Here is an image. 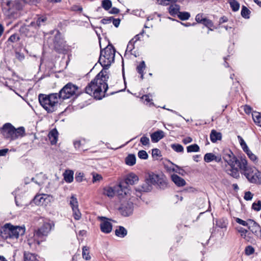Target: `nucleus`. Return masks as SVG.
<instances>
[{
    "instance_id": "1",
    "label": "nucleus",
    "mask_w": 261,
    "mask_h": 261,
    "mask_svg": "<svg viewBox=\"0 0 261 261\" xmlns=\"http://www.w3.org/2000/svg\"><path fill=\"white\" fill-rule=\"evenodd\" d=\"M109 75L106 70H101L85 88V92L96 99H101L108 88Z\"/></svg>"
},
{
    "instance_id": "2",
    "label": "nucleus",
    "mask_w": 261,
    "mask_h": 261,
    "mask_svg": "<svg viewBox=\"0 0 261 261\" xmlns=\"http://www.w3.org/2000/svg\"><path fill=\"white\" fill-rule=\"evenodd\" d=\"M239 169L242 174H243L250 182L261 184V172L255 168L250 166L245 158L240 159Z\"/></svg>"
},
{
    "instance_id": "3",
    "label": "nucleus",
    "mask_w": 261,
    "mask_h": 261,
    "mask_svg": "<svg viewBox=\"0 0 261 261\" xmlns=\"http://www.w3.org/2000/svg\"><path fill=\"white\" fill-rule=\"evenodd\" d=\"M38 99L41 106L48 113H52L57 110L59 101L60 99L57 93L48 95L40 94L38 96Z\"/></svg>"
},
{
    "instance_id": "4",
    "label": "nucleus",
    "mask_w": 261,
    "mask_h": 261,
    "mask_svg": "<svg viewBox=\"0 0 261 261\" xmlns=\"http://www.w3.org/2000/svg\"><path fill=\"white\" fill-rule=\"evenodd\" d=\"M54 223L52 221L45 222L43 225L34 233V243H33V240L32 239H29L28 240L29 245L31 247H36V244L39 245L41 242L45 240V237L54 227Z\"/></svg>"
},
{
    "instance_id": "5",
    "label": "nucleus",
    "mask_w": 261,
    "mask_h": 261,
    "mask_svg": "<svg viewBox=\"0 0 261 261\" xmlns=\"http://www.w3.org/2000/svg\"><path fill=\"white\" fill-rule=\"evenodd\" d=\"M223 158L225 162L227 163L225 169L227 174L234 178L239 177L240 176L239 170L236 166L238 165L239 167L240 160H238L230 150L226 151L224 153Z\"/></svg>"
},
{
    "instance_id": "6",
    "label": "nucleus",
    "mask_w": 261,
    "mask_h": 261,
    "mask_svg": "<svg viewBox=\"0 0 261 261\" xmlns=\"http://www.w3.org/2000/svg\"><path fill=\"white\" fill-rule=\"evenodd\" d=\"M2 129V133L4 137L11 140L22 137L25 134V129L23 127H19L16 129L9 123L5 124Z\"/></svg>"
},
{
    "instance_id": "7",
    "label": "nucleus",
    "mask_w": 261,
    "mask_h": 261,
    "mask_svg": "<svg viewBox=\"0 0 261 261\" xmlns=\"http://www.w3.org/2000/svg\"><path fill=\"white\" fill-rule=\"evenodd\" d=\"M115 49L112 45H108L101 50L98 62L105 68H108L115 60Z\"/></svg>"
},
{
    "instance_id": "8",
    "label": "nucleus",
    "mask_w": 261,
    "mask_h": 261,
    "mask_svg": "<svg viewBox=\"0 0 261 261\" xmlns=\"http://www.w3.org/2000/svg\"><path fill=\"white\" fill-rule=\"evenodd\" d=\"M138 180L139 178L135 174L130 173L127 175L125 177L124 181L120 182L116 188L118 195L123 197V195L127 196V195H130L129 190L125 185H133L137 183Z\"/></svg>"
},
{
    "instance_id": "9",
    "label": "nucleus",
    "mask_w": 261,
    "mask_h": 261,
    "mask_svg": "<svg viewBox=\"0 0 261 261\" xmlns=\"http://www.w3.org/2000/svg\"><path fill=\"white\" fill-rule=\"evenodd\" d=\"M32 0H2V7L3 10L10 11L12 10L11 13L14 12V10H20L22 9L23 4L25 3H29Z\"/></svg>"
},
{
    "instance_id": "10",
    "label": "nucleus",
    "mask_w": 261,
    "mask_h": 261,
    "mask_svg": "<svg viewBox=\"0 0 261 261\" xmlns=\"http://www.w3.org/2000/svg\"><path fill=\"white\" fill-rule=\"evenodd\" d=\"M58 94L60 99L64 100L68 99L74 95H77L80 94V92L77 86L71 83H69L65 85Z\"/></svg>"
},
{
    "instance_id": "11",
    "label": "nucleus",
    "mask_w": 261,
    "mask_h": 261,
    "mask_svg": "<svg viewBox=\"0 0 261 261\" xmlns=\"http://www.w3.org/2000/svg\"><path fill=\"white\" fill-rule=\"evenodd\" d=\"M122 198H123L121 201V206L119 208V210L121 214L124 216H128L131 215L133 211V200L128 201L129 195L127 196L123 195Z\"/></svg>"
},
{
    "instance_id": "12",
    "label": "nucleus",
    "mask_w": 261,
    "mask_h": 261,
    "mask_svg": "<svg viewBox=\"0 0 261 261\" xmlns=\"http://www.w3.org/2000/svg\"><path fill=\"white\" fill-rule=\"evenodd\" d=\"M54 44L55 49L59 53L66 54L69 50V46L61 38V35L59 32L55 36Z\"/></svg>"
},
{
    "instance_id": "13",
    "label": "nucleus",
    "mask_w": 261,
    "mask_h": 261,
    "mask_svg": "<svg viewBox=\"0 0 261 261\" xmlns=\"http://www.w3.org/2000/svg\"><path fill=\"white\" fill-rule=\"evenodd\" d=\"M98 219L101 221L100 228L101 231L105 233H109L112 230V224L111 220L104 217H99Z\"/></svg>"
},
{
    "instance_id": "14",
    "label": "nucleus",
    "mask_w": 261,
    "mask_h": 261,
    "mask_svg": "<svg viewBox=\"0 0 261 261\" xmlns=\"http://www.w3.org/2000/svg\"><path fill=\"white\" fill-rule=\"evenodd\" d=\"M12 225L10 223H6L1 229V236L5 240L10 239L12 236Z\"/></svg>"
},
{
    "instance_id": "15",
    "label": "nucleus",
    "mask_w": 261,
    "mask_h": 261,
    "mask_svg": "<svg viewBox=\"0 0 261 261\" xmlns=\"http://www.w3.org/2000/svg\"><path fill=\"white\" fill-rule=\"evenodd\" d=\"M52 196L48 194H40L36 195L34 199V202L37 204L46 205L48 202H50Z\"/></svg>"
},
{
    "instance_id": "16",
    "label": "nucleus",
    "mask_w": 261,
    "mask_h": 261,
    "mask_svg": "<svg viewBox=\"0 0 261 261\" xmlns=\"http://www.w3.org/2000/svg\"><path fill=\"white\" fill-rule=\"evenodd\" d=\"M24 227L14 226L12 225V236L10 237L11 239H17L19 236L23 235L25 233Z\"/></svg>"
},
{
    "instance_id": "17",
    "label": "nucleus",
    "mask_w": 261,
    "mask_h": 261,
    "mask_svg": "<svg viewBox=\"0 0 261 261\" xmlns=\"http://www.w3.org/2000/svg\"><path fill=\"white\" fill-rule=\"evenodd\" d=\"M176 2H171L168 8L169 13L173 17H175L177 15L180 11L179 5L176 4Z\"/></svg>"
},
{
    "instance_id": "18",
    "label": "nucleus",
    "mask_w": 261,
    "mask_h": 261,
    "mask_svg": "<svg viewBox=\"0 0 261 261\" xmlns=\"http://www.w3.org/2000/svg\"><path fill=\"white\" fill-rule=\"evenodd\" d=\"M204 161L206 163H210L215 161L217 163H220L222 161L221 155H216L213 153H207L204 156Z\"/></svg>"
},
{
    "instance_id": "19",
    "label": "nucleus",
    "mask_w": 261,
    "mask_h": 261,
    "mask_svg": "<svg viewBox=\"0 0 261 261\" xmlns=\"http://www.w3.org/2000/svg\"><path fill=\"white\" fill-rule=\"evenodd\" d=\"M159 176L153 172L149 173L145 177V180L152 187L159 181Z\"/></svg>"
},
{
    "instance_id": "20",
    "label": "nucleus",
    "mask_w": 261,
    "mask_h": 261,
    "mask_svg": "<svg viewBox=\"0 0 261 261\" xmlns=\"http://www.w3.org/2000/svg\"><path fill=\"white\" fill-rule=\"evenodd\" d=\"M152 189V186L146 180L144 182L137 188L136 189V192L140 194L141 192H148L150 191Z\"/></svg>"
},
{
    "instance_id": "21",
    "label": "nucleus",
    "mask_w": 261,
    "mask_h": 261,
    "mask_svg": "<svg viewBox=\"0 0 261 261\" xmlns=\"http://www.w3.org/2000/svg\"><path fill=\"white\" fill-rule=\"evenodd\" d=\"M171 178L172 181L178 187H183L186 184L185 180L176 174L171 175Z\"/></svg>"
},
{
    "instance_id": "22",
    "label": "nucleus",
    "mask_w": 261,
    "mask_h": 261,
    "mask_svg": "<svg viewBox=\"0 0 261 261\" xmlns=\"http://www.w3.org/2000/svg\"><path fill=\"white\" fill-rule=\"evenodd\" d=\"M164 137V133L162 130H158L150 135L151 141L153 142H158Z\"/></svg>"
},
{
    "instance_id": "23",
    "label": "nucleus",
    "mask_w": 261,
    "mask_h": 261,
    "mask_svg": "<svg viewBox=\"0 0 261 261\" xmlns=\"http://www.w3.org/2000/svg\"><path fill=\"white\" fill-rule=\"evenodd\" d=\"M211 141L213 143H216L218 140H221L222 139V134L221 133L217 132L215 129L211 130L210 135Z\"/></svg>"
},
{
    "instance_id": "24",
    "label": "nucleus",
    "mask_w": 261,
    "mask_h": 261,
    "mask_svg": "<svg viewBox=\"0 0 261 261\" xmlns=\"http://www.w3.org/2000/svg\"><path fill=\"white\" fill-rule=\"evenodd\" d=\"M115 235L119 238H123L127 234V230L123 226H118L115 231Z\"/></svg>"
},
{
    "instance_id": "25",
    "label": "nucleus",
    "mask_w": 261,
    "mask_h": 261,
    "mask_svg": "<svg viewBox=\"0 0 261 261\" xmlns=\"http://www.w3.org/2000/svg\"><path fill=\"white\" fill-rule=\"evenodd\" d=\"M58 133L56 129H53L48 134V138L51 144H55L58 141Z\"/></svg>"
},
{
    "instance_id": "26",
    "label": "nucleus",
    "mask_w": 261,
    "mask_h": 261,
    "mask_svg": "<svg viewBox=\"0 0 261 261\" xmlns=\"http://www.w3.org/2000/svg\"><path fill=\"white\" fill-rule=\"evenodd\" d=\"M74 172L72 170H67L63 174L64 179L68 183L71 182L73 180Z\"/></svg>"
},
{
    "instance_id": "27",
    "label": "nucleus",
    "mask_w": 261,
    "mask_h": 261,
    "mask_svg": "<svg viewBox=\"0 0 261 261\" xmlns=\"http://www.w3.org/2000/svg\"><path fill=\"white\" fill-rule=\"evenodd\" d=\"M46 21V17L45 16L38 17L36 22L33 21L30 23V25L34 27H40L44 25Z\"/></svg>"
},
{
    "instance_id": "28",
    "label": "nucleus",
    "mask_w": 261,
    "mask_h": 261,
    "mask_svg": "<svg viewBox=\"0 0 261 261\" xmlns=\"http://www.w3.org/2000/svg\"><path fill=\"white\" fill-rule=\"evenodd\" d=\"M116 187H115V189H113L112 187H107L103 189V195L107 196L110 198L113 197L115 193V191L117 192L116 190Z\"/></svg>"
},
{
    "instance_id": "29",
    "label": "nucleus",
    "mask_w": 261,
    "mask_h": 261,
    "mask_svg": "<svg viewBox=\"0 0 261 261\" xmlns=\"http://www.w3.org/2000/svg\"><path fill=\"white\" fill-rule=\"evenodd\" d=\"M136 156L133 154L127 155L125 160L126 164L130 166L134 165L136 164Z\"/></svg>"
},
{
    "instance_id": "30",
    "label": "nucleus",
    "mask_w": 261,
    "mask_h": 261,
    "mask_svg": "<svg viewBox=\"0 0 261 261\" xmlns=\"http://www.w3.org/2000/svg\"><path fill=\"white\" fill-rule=\"evenodd\" d=\"M24 261H38L37 256L33 253L30 252H24Z\"/></svg>"
},
{
    "instance_id": "31",
    "label": "nucleus",
    "mask_w": 261,
    "mask_h": 261,
    "mask_svg": "<svg viewBox=\"0 0 261 261\" xmlns=\"http://www.w3.org/2000/svg\"><path fill=\"white\" fill-rule=\"evenodd\" d=\"M82 256L84 259L89 260L91 259L90 255L89 248L87 246H84L82 248Z\"/></svg>"
},
{
    "instance_id": "32",
    "label": "nucleus",
    "mask_w": 261,
    "mask_h": 261,
    "mask_svg": "<svg viewBox=\"0 0 261 261\" xmlns=\"http://www.w3.org/2000/svg\"><path fill=\"white\" fill-rule=\"evenodd\" d=\"M46 179V177L45 176V175L42 174V173H40L39 174H37L35 178H32V180L33 181H34V182H35L37 184L39 185H41V184H42L43 183V180H41V179Z\"/></svg>"
},
{
    "instance_id": "33",
    "label": "nucleus",
    "mask_w": 261,
    "mask_h": 261,
    "mask_svg": "<svg viewBox=\"0 0 261 261\" xmlns=\"http://www.w3.org/2000/svg\"><path fill=\"white\" fill-rule=\"evenodd\" d=\"M146 65L145 64L144 61H142L139 65L137 67V70L138 72L141 74V79L142 80L143 79L144 77V74H143V71L145 69Z\"/></svg>"
},
{
    "instance_id": "34",
    "label": "nucleus",
    "mask_w": 261,
    "mask_h": 261,
    "mask_svg": "<svg viewBox=\"0 0 261 261\" xmlns=\"http://www.w3.org/2000/svg\"><path fill=\"white\" fill-rule=\"evenodd\" d=\"M238 231L243 239L248 242L251 241V238L249 236L248 234H247L248 231L246 229L241 227L238 230Z\"/></svg>"
},
{
    "instance_id": "35",
    "label": "nucleus",
    "mask_w": 261,
    "mask_h": 261,
    "mask_svg": "<svg viewBox=\"0 0 261 261\" xmlns=\"http://www.w3.org/2000/svg\"><path fill=\"white\" fill-rule=\"evenodd\" d=\"M252 118L254 122L257 125L261 126V114L258 112H254L252 114Z\"/></svg>"
},
{
    "instance_id": "36",
    "label": "nucleus",
    "mask_w": 261,
    "mask_h": 261,
    "mask_svg": "<svg viewBox=\"0 0 261 261\" xmlns=\"http://www.w3.org/2000/svg\"><path fill=\"white\" fill-rule=\"evenodd\" d=\"M69 203L70 206L72 208V210L78 208L79 207V204L77 198L73 195L70 197Z\"/></svg>"
},
{
    "instance_id": "37",
    "label": "nucleus",
    "mask_w": 261,
    "mask_h": 261,
    "mask_svg": "<svg viewBox=\"0 0 261 261\" xmlns=\"http://www.w3.org/2000/svg\"><path fill=\"white\" fill-rule=\"evenodd\" d=\"M168 170L169 171L175 172L181 175H183V172H184V170L182 169L174 164H172V166L169 168Z\"/></svg>"
},
{
    "instance_id": "38",
    "label": "nucleus",
    "mask_w": 261,
    "mask_h": 261,
    "mask_svg": "<svg viewBox=\"0 0 261 261\" xmlns=\"http://www.w3.org/2000/svg\"><path fill=\"white\" fill-rule=\"evenodd\" d=\"M230 7L233 11H237L240 8V4L236 0H229Z\"/></svg>"
},
{
    "instance_id": "39",
    "label": "nucleus",
    "mask_w": 261,
    "mask_h": 261,
    "mask_svg": "<svg viewBox=\"0 0 261 261\" xmlns=\"http://www.w3.org/2000/svg\"><path fill=\"white\" fill-rule=\"evenodd\" d=\"M177 16L181 20H186L190 18V14L188 12L179 11Z\"/></svg>"
},
{
    "instance_id": "40",
    "label": "nucleus",
    "mask_w": 261,
    "mask_h": 261,
    "mask_svg": "<svg viewBox=\"0 0 261 261\" xmlns=\"http://www.w3.org/2000/svg\"><path fill=\"white\" fill-rule=\"evenodd\" d=\"M202 24L204 25L206 28L208 29V31L207 32V33H209L210 31H212L213 29H211L212 27L214 26L213 22L212 20H211L209 19H207V18H205L203 21L202 22Z\"/></svg>"
},
{
    "instance_id": "41",
    "label": "nucleus",
    "mask_w": 261,
    "mask_h": 261,
    "mask_svg": "<svg viewBox=\"0 0 261 261\" xmlns=\"http://www.w3.org/2000/svg\"><path fill=\"white\" fill-rule=\"evenodd\" d=\"M250 160L253 162L255 164H257L258 163V159L257 156L253 153L251 150L246 153Z\"/></svg>"
},
{
    "instance_id": "42",
    "label": "nucleus",
    "mask_w": 261,
    "mask_h": 261,
    "mask_svg": "<svg viewBox=\"0 0 261 261\" xmlns=\"http://www.w3.org/2000/svg\"><path fill=\"white\" fill-rule=\"evenodd\" d=\"M200 150L199 146L196 144H194L188 146L187 147L188 152H198Z\"/></svg>"
},
{
    "instance_id": "43",
    "label": "nucleus",
    "mask_w": 261,
    "mask_h": 261,
    "mask_svg": "<svg viewBox=\"0 0 261 261\" xmlns=\"http://www.w3.org/2000/svg\"><path fill=\"white\" fill-rule=\"evenodd\" d=\"M112 5V2L110 0H103L101 2V6L106 10H109Z\"/></svg>"
},
{
    "instance_id": "44",
    "label": "nucleus",
    "mask_w": 261,
    "mask_h": 261,
    "mask_svg": "<svg viewBox=\"0 0 261 261\" xmlns=\"http://www.w3.org/2000/svg\"><path fill=\"white\" fill-rule=\"evenodd\" d=\"M172 149L177 152H182L184 151L183 146L179 144H173L171 145Z\"/></svg>"
},
{
    "instance_id": "45",
    "label": "nucleus",
    "mask_w": 261,
    "mask_h": 261,
    "mask_svg": "<svg viewBox=\"0 0 261 261\" xmlns=\"http://www.w3.org/2000/svg\"><path fill=\"white\" fill-rule=\"evenodd\" d=\"M85 139L76 140L73 142V145L75 149H79L85 143Z\"/></svg>"
},
{
    "instance_id": "46",
    "label": "nucleus",
    "mask_w": 261,
    "mask_h": 261,
    "mask_svg": "<svg viewBox=\"0 0 261 261\" xmlns=\"http://www.w3.org/2000/svg\"><path fill=\"white\" fill-rule=\"evenodd\" d=\"M250 11L246 7L243 6L241 11L242 16L245 18H248L249 17Z\"/></svg>"
},
{
    "instance_id": "47",
    "label": "nucleus",
    "mask_w": 261,
    "mask_h": 261,
    "mask_svg": "<svg viewBox=\"0 0 261 261\" xmlns=\"http://www.w3.org/2000/svg\"><path fill=\"white\" fill-rule=\"evenodd\" d=\"M135 43V41L134 39L130 40L127 44L126 51V52H131L135 47V46H134Z\"/></svg>"
},
{
    "instance_id": "48",
    "label": "nucleus",
    "mask_w": 261,
    "mask_h": 261,
    "mask_svg": "<svg viewBox=\"0 0 261 261\" xmlns=\"http://www.w3.org/2000/svg\"><path fill=\"white\" fill-rule=\"evenodd\" d=\"M73 212V216L74 218L76 220H79L81 218V214L78 208H75L72 210Z\"/></svg>"
},
{
    "instance_id": "49",
    "label": "nucleus",
    "mask_w": 261,
    "mask_h": 261,
    "mask_svg": "<svg viewBox=\"0 0 261 261\" xmlns=\"http://www.w3.org/2000/svg\"><path fill=\"white\" fill-rule=\"evenodd\" d=\"M216 225L221 228H226L227 223L224 219H220L216 222Z\"/></svg>"
},
{
    "instance_id": "50",
    "label": "nucleus",
    "mask_w": 261,
    "mask_h": 261,
    "mask_svg": "<svg viewBox=\"0 0 261 261\" xmlns=\"http://www.w3.org/2000/svg\"><path fill=\"white\" fill-rule=\"evenodd\" d=\"M254 225H255L256 230L255 231L251 230V231H252V232L253 233H254L255 235H256L257 237H258L260 239H261V228H260L259 225H257L255 223H254Z\"/></svg>"
},
{
    "instance_id": "51",
    "label": "nucleus",
    "mask_w": 261,
    "mask_h": 261,
    "mask_svg": "<svg viewBox=\"0 0 261 261\" xmlns=\"http://www.w3.org/2000/svg\"><path fill=\"white\" fill-rule=\"evenodd\" d=\"M138 156L140 159L143 160H146L148 157V154L145 150L139 151L138 153Z\"/></svg>"
},
{
    "instance_id": "52",
    "label": "nucleus",
    "mask_w": 261,
    "mask_h": 261,
    "mask_svg": "<svg viewBox=\"0 0 261 261\" xmlns=\"http://www.w3.org/2000/svg\"><path fill=\"white\" fill-rule=\"evenodd\" d=\"M158 3L162 5H169L171 2H177L178 0H157Z\"/></svg>"
},
{
    "instance_id": "53",
    "label": "nucleus",
    "mask_w": 261,
    "mask_h": 261,
    "mask_svg": "<svg viewBox=\"0 0 261 261\" xmlns=\"http://www.w3.org/2000/svg\"><path fill=\"white\" fill-rule=\"evenodd\" d=\"M252 208L255 211H259L261 210V200H258L257 203L254 202L252 204Z\"/></svg>"
},
{
    "instance_id": "54",
    "label": "nucleus",
    "mask_w": 261,
    "mask_h": 261,
    "mask_svg": "<svg viewBox=\"0 0 261 261\" xmlns=\"http://www.w3.org/2000/svg\"><path fill=\"white\" fill-rule=\"evenodd\" d=\"M205 18L203 14L199 13L196 16L195 20L197 22L202 23Z\"/></svg>"
},
{
    "instance_id": "55",
    "label": "nucleus",
    "mask_w": 261,
    "mask_h": 261,
    "mask_svg": "<svg viewBox=\"0 0 261 261\" xmlns=\"http://www.w3.org/2000/svg\"><path fill=\"white\" fill-rule=\"evenodd\" d=\"M140 142L143 145H148L149 144V139L148 137L143 136L140 139Z\"/></svg>"
},
{
    "instance_id": "56",
    "label": "nucleus",
    "mask_w": 261,
    "mask_h": 261,
    "mask_svg": "<svg viewBox=\"0 0 261 261\" xmlns=\"http://www.w3.org/2000/svg\"><path fill=\"white\" fill-rule=\"evenodd\" d=\"M84 173L81 172H77L75 174V179L77 182H81L83 180Z\"/></svg>"
},
{
    "instance_id": "57",
    "label": "nucleus",
    "mask_w": 261,
    "mask_h": 261,
    "mask_svg": "<svg viewBox=\"0 0 261 261\" xmlns=\"http://www.w3.org/2000/svg\"><path fill=\"white\" fill-rule=\"evenodd\" d=\"M254 252V249L251 246H248L245 248V253L247 255L252 254Z\"/></svg>"
},
{
    "instance_id": "58",
    "label": "nucleus",
    "mask_w": 261,
    "mask_h": 261,
    "mask_svg": "<svg viewBox=\"0 0 261 261\" xmlns=\"http://www.w3.org/2000/svg\"><path fill=\"white\" fill-rule=\"evenodd\" d=\"M150 96L149 95H144L142 96L141 99L143 101L144 103L148 104L152 101V99L150 98Z\"/></svg>"
},
{
    "instance_id": "59",
    "label": "nucleus",
    "mask_w": 261,
    "mask_h": 261,
    "mask_svg": "<svg viewBox=\"0 0 261 261\" xmlns=\"http://www.w3.org/2000/svg\"><path fill=\"white\" fill-rule=\"evenodd\" d=\"M253 194H252L250 192L248 191L245 193L244 198L246 200H251L253 198Z\"/></svg>"
},
{
    "instance_id": "60",
    "label": "nucleus",
    "mask_w": 261,
    "mask_h": 261,
    "mask_svg": "<svg viewBox=\"0 0 261 261\" xmlns=\"http://www.w3.org/2000/svg\"><path fill=\"white\" fill-rule=\"evenodd\" d=\"M161 151L159 149L155 148L152 150V155L153 158H158L160 156Z\"/></svg>"
},
{
    "instance_id": "61",
    "label": "nucleus",
    "mask_w": 261,
    "mask_h": 261,
    "mask_svg": "<svg viewBox=\"0 0 261 261\" xmlns=\"http://www.w3.org/2000/svg\"><path fill=\"white\" fill-rule=\"evenodd\" d=\"M19 39L17 35L14 34L11 35L8 39V41L11 42H16Z\"/></svg>"
},
{
    "instance_id": "62",
    "label": "nucleus",
    "mask_w": 261,
    "mask_h": 261,
    "mask_svg": "<svg viewBox=\"0 0 261 261\" xmlns=\"http://www.w3.org/2000/svg\"><path fill=\"white\" fill-rule=\"evenodd\" d=\"M236 221L238 223H239L243 226H246L248 225V223L245 221H244L239 218H237L236 219Z\"/></svg>"
},
{
    "instance_id": "63",
    "label": "nucleus",
    "mask_w": 261,
    "mask_h": 261,
    "mask_svg": "<svg viewBox=\"0 0 261 261\" xmlns=\"http://www.w3.org/2000/svg\"><path fill=\"white\" fill-rule=\"evenodd\" d=\"M112 21V17H108L103 18L101 20V22L103 24L110 23Z\"/></svg>"
},
{
    "instance_id": "64",
    "label": "nucleus",
    "mask_w": 261,
    "mask_h": 261,
    "mask_svg": "<svg viewBox=\"0 0 261 261\" xmlns=\"http://www.w3.org/2000/svg\"><path fill=\"white\" fill-rule=\"evenodd\" d=\"M102 178V177L100 175L96 174L94 175L93 176V182H96L97 181H99Z\"/></svg>"
}]
</instances>
